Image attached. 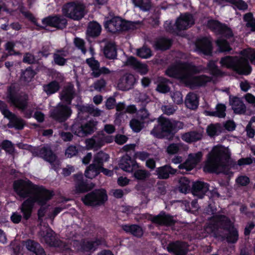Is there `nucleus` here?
<instances>
[{"label": "nucleus", "mask_w": 255, "mask_h": 255, "mask_svg": "<svg viewBox=\"0 0 255 255\" xmlns=\"http://www.w3.org/2000/svg\"><path fill=\"white\" fill-rule=\"evenodd\" d=\"M109 155L103 152H98L94 157L93 163L101 168L103 166V163L108 160Z\"/></svg>", "instance_id": "obj_41"}, {"label": "nucleus", "mask_w": 255, "mask_h": 255, "mask_svg": "<svg viewBox=\"0 0 255 255\" xmlns=\"http://www.w3.org/2000/svg\"><path fill=\"white\" fill-rule=\"evenodd\" d=\"M207 67L211 74L215 76H218L221 74L220 70L218 68L215 62L213 61H210L208 64Z\"/></svg>", "instance_id": "obj_55"}, {"label": "nucleus", "mask_w": 255, "mask_h": 255, "mask_svg": "<svg viewBox=\"0 0 255 255\" xmlns=\"http://www.w3.org/2000/svg\"><path fill=\"white\" fill-rule=\"evenodd\" d=\"M77 153V149L76 146H70L65 151V155L68 158H71Z\"/></svg>", "instance_id": "obj_63"}, {"label": "nucleus", "mask_w": 255, "mask_h": 255, "mask_svg": "<svg viewBox=\"0 0 255 255\" xmlns=\"http://www.w3.org/2000/svg\"><path fill=\"white\" fill-rule=\"evenodd\" d=\"M39 236L42 242H44L51 246L57 245L55 237L53 231L47 227L41 229L39 232Z\"/></svg>", "instance_id": "obj_20"}, {"label": "nucleus", "mask_w": 255, "mask_h": 255, "mask_svg": "<svg viewBox=\"0 0 255 255\" xmlns=\"http://www.w3.org/2000/svg\"><path fill=\"white\" fill-rule=\"evenodd\" d=\"M133 2L143 11L148 10L151 7L150 0H133Z\"/></svg>", "instance_id": "obj_47"}, {"label": "nucleus", "mask_w": 255, "mask_h": 255, "mask_svg": "<svg viewBox=\"0 0 255 255\" xmlns=\"http://www.w3.org/2000/svg\"><path fill=\"white\" fill-rule=\"evenodd\" d=\"M222 127L220 124H212L207 128V132L210 136L218 135L221 132Z\"/></svg>", "instance_id": "obj_48"}, {"label": "nucleus", "mask_w": 255, "mask_h": 255, "mask_svg": "<svg viewBox=\"0 0 255 255\" xmlns=\"http://www.w3.org/2000/svg\"><path fill=\"white\" fill-rule=\"evenodd\" d=\"M13 188L17 195L20 198H27L20 207L23 217L26 220L31 216L35 203L43 206L53 196L51 191L42 186L33 184L28 180H18L14 181Z\"/></svg>", "instance_id": "obj_1"}, {"label": "nucleus", "mask_w": 255, "mask_h": 255, "mask_svg": "<svg viewBox=\"0 0 255 255\" xmlns=\"http://www.w3.org/2000/svg\"><path fill=\"white\" fill-rule=\"evenodd\" d=\"M182 146V143H171L167 147L166 151L169 154H174L179 152Z\"/></svg>", "instance_id": "obj_51"}, {"label": "nucleus", "mask_w": 255, "mask_h": 255, "mask_svg": "<svg viewBox=\"0 0 255 255\" xmlns=\"http://www.w3.org/2000/svg\"><path fill=\"white\" fill-rule=\"evenodd\" d=\"M96 125L97 122L94 121H90L81 126L75 124L72 127V130L75 134L83 137L94 132Z\"/></svg>", "instance_id": "obj_14"}, {"label": "nucleus", "mask_w": 255, "mask_h": 255, "mask_svg": "<svg viewBox=\"0 0 255 255\" xmlns=\"http://www.w3.org/2000/svg\"><path fill=\"white\" fill-rule=\"evenodd\" d=\"M202 136L201 132L192 131L183 134L181 136V138L186 142H192L201 139Z\"/></svg>", "instance_id": "obj_36"}, {"label": "nucleus", "mask_w": 255, "mask_h": 255, "mask_svg": "<svg viewBox=\"0 0 255 255\" xmlns=\"http://www.w3.org/2000/svg\"><path fill=\"white\" fill-rule=\"evenodd\" d=\"M158 126L151 131V134L155 137H160L161 131L170 132L172 131V121L162 116L158 119Z\"/></svg>", "instance_id": "obj_13"}, {"label": "nucleus", "mask_w": 255, "mask_h": 255, "mask_svg": "<svg viewBox=\"0 0 255 255\" xmlns=\"http://www.w3.org/2000/svg\"><path fill=\"white\" fill-rule=\"evenodd\" d=\"M102 242L99 239L87 240L84 241L81 245V251L84 253H88L95 251L99 245Z\"/></svg>", "instance_id": "obj_25"}, {"label": "nucleus", "mask_w": 255, "mask_h": 255, "mask_svg": "<svg viewBox=\"0 0 255 255\" xmlns=\"http://www.w3.org/2000/svg\"><path fill=\"white\" fill-rule=\"evenodd\" d=\"M209 190L208 184L202 181H196L192 185V193L195 196L202 198Z\"/></svg>", "instance_id": "obj_24"}, {"label": "nucleus", "mask_w": 255, "mask_h": 255, "mask_svg": "<svg viewBox=\"0 0 255 255\" xmlns=\"http://www.w3.org/2000/svg\"><path fill=\"white\" fill-rule=\"evenodd\" d=\"M171 97L174 103L181 104L183 103V97L180 92L176 91L171 93Z\"/></svg>", "instance_id": "obj_59"}, {"label": "nucleus", "mask_w": 255, "mask_h": 255, "mask_svg": "<svg viewBox=\"0 0 255 255\" xmlns=\"http://www.w3.org/2000/svg\"><path fill=\"white\" fill-rule=\"evenodd\" d=\"M44 26H50L58 28H62L67 23L66 19L62 16H48L42 20Z\"/></svg>", "instance_id": "obj_18"}, {"label": "nucleus", "mask_w": 255, "mask_h": 255, "mask_svg": "<svg viewBox=\"0 0 255 255\" xmlns=\"http://www.w3.org/2000/svg\"><path fill=\"white\" fill-rule=\"evenodd\" d=\"M226 106L223 104H218L216 106V111H205L206 116H214L220 118H224L226 116Z\"/></svg>", "instance_id": "obj_32"}, {"label": "nucleus", "mask_w": 255, "mask_h": 255, "mask_svg": "<svg viewBox=\"0 0 255 255\" xmlns=\"http://www.w3.org/2000/svg\"><path fill=\"white\" fill-rule=\"evenodd\" d=\"M185 104L188 108L190 109H195L198 105V100L196 94L189 93L185 99Z\"/></svg>", "instance_id": "obj_35"}, {"label": "nucleus", "mask_w": 255, "mask_h": 255, "mask_svg": "<svg viewBox=\"0 0 255 255\" xmlns=\"http://www.w3.org/2000/svg\"><path fill=\"white\" fill-rule=\"evenodd\" d=\"M122 229L127 233H129L134 236L141 237L143 234V231L141 227L135 225H124Z\"/></svg>", "instance_id": "obj_33"}, {"label": "nucleus", "mask_w": 255, "mask_h": 255, "mask_svg": "<svg viewBox=\"0 0 255 255\" xmlns=\"http://www.w3.org/2000/svg\"><path fill=\"white\" fill-rule=\"evenodd\" d=\"M101 31V27L96 22H92L89 23L87 30V34L91 37L97 36Z\"/></svg>", "instance_id": "obj_39"}, {"label": "nucleus", "mask_w": 255, "mask_h": 255, "mask_svg": "<svg viewBox=\"0 0 255 255\" xmlns=\"http://www.w3.org/2000/svg\"><path fill=\"white\" fill-rule=\"evenodd\" d=\"M86 62L92 71V75L95 77L99 76L100 64L99 62L94 58H89L86 60Z\"/></svg>", "instance_id": "obj_42"}, {"label": "nucleus", "mask_w": 255, "mask_h": 255, "mask_svg": "<svg viewBox=\"0 0 255 255\" xmlns=\"http://www.w3.org/2000/svg\"><path fill=\"white\" fill-rule=\"evenodd\" d=\"M107 198L106 191L101 189L87 194L82 198V201L86 205L96 206L104 203L107 200Z\"/></svg>", "instance_id": "obj_8"}, {"label": "nucleus", "mask_w": 255, "mask_h": 255, "mask_svg": "<svg viewBox=\"0 0 255 255\" xmlns=\"http://www.w3.org/2000/svg\"><path fill=\"white\" fill-rule=\"evenodd\" d=\"M150 175V174L148 171L142 169L136 170L133 174V176L139 180H144L149 177Z\"/></svg>", "instance_id": "obj_50"}, {"label": "nucleus", "mask_w": 255, "mask_h": 255, "mask_svg": "<svg viewBox=\"0 0 255 255\" xmlns=\"http://www.w3.org/2000/svg\"><path fill=\"white\" fill-rule=\"evenodd\" d=\"M75 190L78 193L86 192L93 188L92 185L86 184L83 181V175L82 173L75 175Z\"/></svg>", "instance_id": "obj_26"}, {"label": "nucleus", "mask_w": 255, "mask_h": 255, "mask_svg": "<svg viewBox=\"0 0 255 255\" xmlns=\"http://www.w3.org/2000/svg\"><path fill=\"white\" fill-rule=\"evenodd\" d=\"M216 43L221 52L229 51L231 50L228 42L222 38L218 39Z\"/></svg>", "instance_id": "obj_54"}, {"label": "nucleus", "mask_w": 255, "mask_h": 255, "mask_svg": "<svg viewBox=\"0 0 255 255\" xmlns=\"http://www.w3.org/2000/svg\"><path fill=\"white\" fill-rule=\"evenodd\" d=\"M202 156L203 153L201 151L189 154L186 161L178 166L179 168L185 169L187 171L192 170L201 161Z\"/></svg>", "instance_id": "obj_15"}, {"label": "nucleus", "mask_w": 255, "mask_h": 255, "mask_svg": "<svg viewBox=\"0 0 255 255\" xmlns=\"http://www.w3.org/2000/svg\"><path fill=\"white\" fill-rule=\"evenodd\" d=\"M248 60L255 65V49L249 48L243 51L239 58L225 56L220 63L222 67L232 69L239 74L248 75L251 71Z\"/></svg>", "instance_id": "obj_4"}, {"label": "nucleus", "mask_w": 255, "mask_h": 255, "mask_svg": "<svg viewBox=\"0 0 255 255\" xmlns=\"http://www.w3.org/2000/svg\"><path fill=\"white\" fill-rule=\"evenodd\" d=\"M219 227L228 229V234L226 238L228 242L234 243L237 241L239 238L238 231L228 219L224 216H214L210 219L205 230L208 234L213 233Z\"/></svg>", "instance_id": "obj_5"}, {"label": "nucleus", "mask_w": 255, "mask_h": 255, "mask_svg": "<svg viewBox=\"0 0 255 255\" xmlns=\"http://www.w3.org/2000/svg\"><path fill=\"white\" fill-rule=\"evenodd\" d=\"M157 174L160 178H168L170 174H174L177 170L172 168L170 166L165 165L156 169Z\"/></svg>", "instance_id": "obj_30"}, {"label": "nucleus", "mask_w": 255, "mask_h": 255, "mask_svg": "<svg viewBox=\"0 0 255 255\" xmlns=\"http://www.w3.org/2000/svg\"><path fill=\"white\" fill-rule=\"evenodd\" d=\"M171 44L169 39L161 38L158 39L154 44L156 49L160 50H166L169 48Z\"/></svg>", "instance_id": "obj_45"}, {"label": "nucleus", "mask_w": 255, "mask_h": 255, "mask_svg": "<svg viewBox=\"0 0 255 255\" xmlns=\"http://www.w3.org/2000/svg\"><path fill=\"white\" fill-rule=\"evenodd\" d=\"M68 54V52L64 49L58 50L54 54L53 58L54 62L60 66H63L66 62V57Z\"/></svg>", "instance_id": "obj_31"}, {"label": "nucleus", "mask_w": 255, "mask_h": 255, "mask_svg": "<svg viewBox=\"0 0 255 255\" xmlns=\"http://www.w3.org/2000/svg\"><path fill=\"white\" fill-rule=\"evenodd\" d=\"M128 62L129 64L133 65L142 74H146L148 71L146 65L140 63L133 57L129 58Z\"/></svg>", "instance_id": "obj_37"}, {"label": "nucleus", "mask_w": 255, "mask_h": 255, "mask_svg": "<svg viewBox=\"0 0 255 255\" xmlns=\"http://www.w3.org/2000/svg\"><path fill=\"white\" fill-rule=\"evenodd\" d=\"M8 119L10 120L12 126L15 128L21 129L23 128L24 123L21 119L15 117L13 114H12L11 118Z\"/></svg>", "instance_id": "obj_49"}, {"label": "nucleus", "mask_w": 255, "mask_h": 255, "mask_svg": "<svg viewBox=\"0 0 255 255\" xmlns=\"http://www.w3.org/2000/svg\"><path fill=\"white\" fill-rule=\"evenodd\" d=\"M244 19L246 22V27L252 31H255V18L253 14L251 13H247L245 14Z\"/></svg>", "instance_id": "obj_44"}, {"label": "nucleus", "mask_w": 255, "mask_h": 255, "mask_svg": "<svg viewBox=\"0 0 255 255\" xmlns=\"http://www.w3.org/2000/svg\"><path fill=\"white\" fill-rule=\"evenodd\" d=\"M34 75L35 73L32 70L27 69L23 72L21 79L25 82H28L32 80Z\"/></svg>", "instance_id": "obj_56"}, {"label": "nucleus", "mask_w": 255, "mask_h": 255, "mask_svg": "<svg viewBox=\"0 0 255 255\" xmlns=\"http://www.w3.org/2000/svg\"><path fill=\"white\" fill-rule=\"evenodd\" d=\"M190 181L186 177H181L179 180L178 189L181 193H186L190 189Z\"/></svg>", "instance_id": "obj_46"}, {"label": "nucleus", "mask_w": 255, "mask_h": 255, "mask_svg": "<svg viewBox=\"0 0 255 255\" xmlns=\"http://www.w3.org/2000/svg\"><path fill=\"white\" fill-rule=\"evenodd\" d=\"M74 42L75 45L80 49L83 53L85 54L86 53V49L84 46L85 43L84 40L79 38H76Z\"/></svg>", "instance_id": "obj_62"}, {"label": "nucleus", "mask_w": 255, "mask_h": 255, "mask_svg": "<svg viewBox=\"0 0 255 255\" xmlns=\"http://www.w3.org/2000/svg\"><path fill=\"white\" fill-rule=\"evenodd\" d=\"M130 126L134 131L138 132L142 128L143 125L139 121L133 119L130 122Z\"/></svg>", "instance_id": "obj_58"}, {"label": "nucleus", "mask_w": 255, "mask_h": 255, "mask_svg": "<svg viewBox=\"0 0 255 255\" xmlns=\"http://www.w3.org/2000/svg\"><path fill=\"white\" fill-rule=\"evenodd\" d=\"M0 146L4 149L6 152L9 154H12L14 151V148L13 145L11 141L8 140H5L0 143Z\"/></svg>", "instance_id": "obj_52"}, {"label": "nucleus", "mask_w": 255, "mask_h": 255, "mask_svg": "<svg viewBox=\"0 0 255 255\" xmlns=\"http://www.w3.org/2000/svg\"><path fill=\"white\" fill-rule=\"evenodd\" d=\"M143 218L151 221L152 223L158 225L171 226L174 224L175 220L172 216L166 214L164 212H161L156 216H152L149 214H144Z\"/></svg>", "instance_id": "obj_12"}, {"label": "nucleus", "mask_w": 255, "mask_h": 255, "mask_svg": "<svg viewBox=\"0 0 255 255\" xmlns=\"http://www.w3.org/2000/svg\"><path fill=\"white\" fill-rule=\"evenodd\" d=\"M119 167L126 172H132L134 170L138 168L139 166L134 159H132L128 155L126 154L121 158Z\"/></svg>", "instance_id": "obj_17"}, {"label": "nucleus", "mask_w": 255, "mask_h": 255, "mask_svg": "<svg viewBox=\"0 0 255 255\" xmlns=\"http://www.w3.org/2000/svg\"><path fill=\"white\" fill-rule=\"evenodd\" d=\"M104 54L109 59H114L117 56V50L115 45L113 43H108L105 46Z\"/></svg>", "instance_id": "obj_43"}, {"label": "nucleus", "mask_w": 255, "mask_h": 255, "mask_svg": "<svg viewBox=\"0 0 255 255\" xmlns=\"http://www.w3.org/2000/svg\"><path fill=\"white\" fill-rule=\"evenodd\" d=\"M72 114L71 108L63 103H59L50 112V116L53 119L59 122H64L68 119Z\"/></svg>", "instance_id": "obj_11"}, {"label": "nucleus", "mask_w": 255, "mask_h": 255, "mask_svg": "<svg viewBox=\"0 0 255 255\" xmlns=\"http://www.w3.org/2000/svg\"><path fill=\"white\" fill-rule=\"evenodd\" d=\"M34 156H39L49 162L53 166V168L57 170L60 165V162L56 159L55 155L52 152L48 146H44L40 148H34L32 151Z\"/></svg>", "instance_id": "obj_9"}, {"label": "nucleus", "mask_w": 255, "mask_h": 255, "mask_svg": "<svg viewBox=\"0 0 255 255\" xmlns=\"http://www.w3.org/2000/svg\"><path fill=\"white\" fill-rule=\"evenodd\" d=\"M101 168L93 163L90 164L85 171V176L89 178L92 179L95 177L100 172Z\"/></svg>", "instance_id": "obj_40"}, {"label": "nucleus", "mask_w": 255, "mask_h": 255, "mask_svg": "<svg viewBox=\"0 0 255 255\" xmlns=\"http://www.w3.org/2000/svg\"><path fill=\"white\" fill-rule=\"evenodd\" d=\"M167 250L175 255H184L187 252L188 246L185 243L179 242L172 243L169 244Z\"/></svg>", "instance_id": "obj_21"}, {"label": "nucleus", "mask_w": 255, "mask_h": 255, "mask_svg": "<svg viewBox=\"0 0 255 255\" xmlns=\"http://www.w3.org/2000/svg\"><path fill=\"white\" fill-rule=\"evenodd\" d=\"M208 27L218 34H221L227 37L232 36L231 29L216 20H211L208 22Z\"/></svg>", "instance_id": "obj_16"}, {"label": "nucleus", "mask_w": 255, "mask_h": 255, "mask_svg": "<svg viewBox=\"0 0 255 255\" xmlns=\"http://www.w3.org/2000/svg\"><path fill=\"white\" fill-rule=\"evenodd\" d=\"M162 112L167 115L173 114L177 110V108L171 105H165L161 107Z\"/></svg>", "instance_id": "obj_60"}, {"label": "nucleus", "mask_w": 255, "mask_h": 255, "mask_svg": "<svg viewBox=\"0 0 255 255\" xmlns=\"http://www.w3.org/2000/svg\"><path fill=\"white\" fill-rule=\"evenodd\" d=\"M62 12L66 17L78 20L84 16L86 13L85 6L79 1L71 2L63 6Z\"/></svg>", "instance_id": "obj_7"}, {"label": "nucleus", "mask_w": 255, "mask_h": 255, "mask_svg": "<svg viewBox=\"0 0 255 255\" xmlns=\"http://www.w3.org/2000/svg\"><path fill=\"white\" fill-rule=\"evenodd\" d=\"M75 95L73 85L68 84L61 91L60 98L62 102H66L68 105H70Z\"/></svg>", "instance_id": "obj_22"}, {"label": "nucleus", "mask_w": 255, "mask_h": 255, "mask_svg": "<svg viewBox=\"0 0 255 255\" xmlns=\"http://www.w3.org/2000/svg\"><path fill=\"white\" fill-rule=\"evenodd\" d=\"M196 50L199 53L204 55H210L212 51L211 41L208 38L198 39L196 43Z\"/></svg>", "instance_id": "obj_23"}, {"label": "nucleus", "mask_w": 255, "mask_h": 255, "mask_svg": "<svg viewBox=\"0 0 255 255\" xmlns=\"http://www.w3.org/2000/svg\"><path fill=\"white\" fill-rule=\"evenodd\" d=\"M105 27L109 31L115 33L121 30H126L130 28V22L125 21L119 17H115L106 21Z\"/></svg>", "instance_id": "obj_10"}, {"label": "nucleus", "mask_w": 255, "mask_h": 255, "mask_svg": "<svg viewBox=\"0 0 255 255\" xmlns=\"http://www.w3.org/2000/svg\"><path fill=\"white\" fill-rule=\"evenodd\" d=\"M135 82V78L132 74L124 75L118 83V87L122 90H127L131 88Z\"/></svg>", "instance_id": "obj_27"}, {"label": "nucleus", "mask_w": 255, "mask_h": 255, "mask_svg": "<svg viewBox=\"0 0 255 255\" xmlns=\"http://www.w3.org/2000/svg\"><path fill=\"white\" fill-rule=\"evenodd\" d=\"M202 70L201 67H196L191 64L177 63L169 67L166 71V74L177 78L186 85L194 88L203 86L211 80L210 77L205 75L193 76Z\"/></svg>", "instance_id": "obj_2"}, {"label": "nucleus", "mask_w": 255, "mask_h": 255, "mask_svg": "<svg viewBox=\"0 0 255 255\" xmlns=\"http://www.w3.org/2000/svg\"><path fill=\"white\" fill-rule=\"evenodd\" d=\"M238 8L241 10H246L248 8L247 4L242 0H230Z\"/></svg>", "instance_id": "obj_61"}, {"label": "nucleus", "mask_w": 255, "mask_h": 255, "mask_svg": "<svg viewBox=\"0 0 255 255\" xmlns=\"http://www.w3.org/2000/svg\"><path fill=\"white\" fill-rule=\"evenodd\" d=\"M6 99L10 104L21 110L26 118L31 117L33 111L27 109L28 97L26 95H17L9 91L7 93Z\"/></svg>", "instance_id": "obj_6"}, {"label": "nucleus", "mask_w": 255, "mask_h": 255, "mask_svg": "<svg viewBox=\"0 0 255 255\" xmlns=\"http://www.w3.org/2000/svg\"><path fill=\"white\" fill-rule=\"evenodd\" d=\"M230 104L234 112L236 114H244L246 111V107L242 100L235 97L230 100Z\"/></svg>", "instance_id": "obj_29"}, {"label": "nucleus", "mask_w": 255, "mask_h": 255, "mask_svg": "<svg viewBox=\"0 0 255 255\" xmlns=\"http://www.w3.org/2000/svg\"><path fill=\"white\" fill-rule=\"evenodd\" d=\"M230 156L231 152L228 148L222 145L215 146L208 154L205 170L225 173V169L229 164L233 167L236 166V162L230 159Z\"/></svg>", "instance_id": "obj_3"}, {"label": "nucleus", "mask_w": 255, "mask_h": 255, "mask_svg": "<svg viewBox=\"0 0 255 255\" xmlns=\"http://www.w3.org/2000/svg\"><path fill=\"white\" fill-rule=\"evenodd\" d=\"M24 246L28 251L33 253L35 255H46L43 248L37 243L28 240L24 243Z\"/></svg>", "instance_id": "obj_28"}, {"label": "nucleus", "mask_w": 255, "mask_h": 255, "mask_svg": "<svg viewBox=\"0 0 255 255\" xmlns=\"http://www.w3.org/2000/svg\"><path fill=\"white\" fill-rule=\"evenodd\" d=\"M104 141L97 137L88 139L86 140V146L88 149L95 150L101 147L104 144Z\"/></svg>", "instance_id": "obj_38"}, {"label": "nucleus", "mask_w": 255, "mask_h": 255, "mask_svg": "<svg viewBox=\"0 0 255 255\" xmlns=\"http://www.w3.org/2000/svg\"><path fill=\"white\" fill-rule=\"evenodd\" d=\"M137 55L142 58H148L151 56V52L150 49L143 47L137 50Z\"/></svg>", "instance_id": "obj_53"}, {"label": "nucleus", "mask_w": 255, "mask_h": 255, "mask_svg": "<svg viewBox=\"0 0 255 255\" xmlns=\"http://www.w3.org/2000/svg\"><path fill=\"white\" fill-rule=\"evenodd\" d=\"M60 88L59 83L56 81H53L43 86V90L47 95L55 93L59 90Z\"/></svg>", "instance_id": "obj_34"}, {"label": "nucleus", "mask_w": 255, "mask_h": 255, "mask_svg": "<svg viewBox=\"0 0 255 255\" xmlns=\"http://www.w3.org/2000/svg\"><path fill=\"white\" fill-rule=\"evenodd\" d=\"M194 23L192 15L185 13L181 14L176 21V27L177 30H184L191 26Z\"/></svg>", "instance_id": "obj_19"}, {"label": "nucleus", "mask_w": 255, "mask_h": 255, "mask_svg": "<svg viewBox=\"0 0 255 255\" xmlns=\"http://www.w3.org/2000/svg\"><path fill=\"white\" fill-rule=\"evenodd\" d=\"M0 110L5 117L11 118L12 117V114L8 110L6 104L1 101H0Z\"/></svg>", "instance_id": "obj_57"}, {"label": "nucleus", "mask_w": 255, "mask_h": 255, "mask_svg": "<svg viewBox=\"0 0 255 255\" xmlns=\"http://www.w3.org/2000/svg\"><path fill=\"white\" fill-rule=\"evenodd\" d=\"M87 110L91 115L95 117L100 116L102 113V111L97 108H95L92 106L87 107Z\"/></svg>", "instance_id": "obj_64"}]
</instances>
